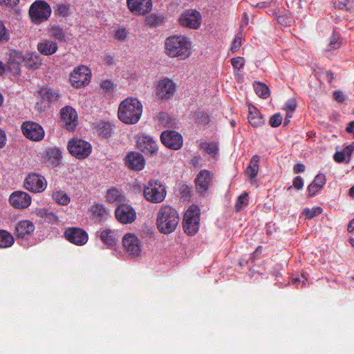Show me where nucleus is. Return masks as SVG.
Returning a JSON list of instances; mask_svg holds the SVG:
<instances>
[{"label": "nucleus", "instance_id": "nucleus-44", "mask_svg": "<svg viewBox=\"0 0 354 354\" xmlns=\"http://www.w3.org/2000/svg\"><path fill=\"white\" fill-rule=\"evenodd\" d=\"M70 6L67 4H58L55 10V14L58 16L66 17L69 15Z\"/></svg>", "mask_w": 354, "mask_h": 354}, {"label": "nucleus", "instance_id": "nucleus-53", "mask_svg": "<svg viewBox=\"0 0 354 354\" xmlns=\"http://www.w3.org/2000/svg\"><path fill=\"white\" fill-rule=\"evenodd\" d=\"M58 221L57 216L54 214L53 212L48 211L46 218H44L45 223H47L48 224H54L56 223Z\"/></svg>", "mask_w": 354, "mask_h": 354}, {"label": "nucleus", "instance_id": "nucleus-32", "mask_svg": "<svg viewBox=\"0 0 354 354\" xmlns=\"http://www.w3.org/2000/svg\"><path fill=\"white\" fill-rule=\"evenodd\" d=\"M42 64V59L39 55L36 53H31L25 60V65L28 68L37 70Z\"/></svg>", "mask_w": 354, "mask_h": 354}, {"label": "nucleus", "instance_id": "nucleus-15", "mask_svg": "<svg viewBox=\"0 0 354 354\" xmlns=\"http://www.w3.org/2000/svg\"><path fill=\"white\" fill-rule=\"evenodd\" d=\"M64 236L67 241L77 245H84L88 239L87 232L79 227H68L66 229Z\"/></svg>", "mask_w": 354, "mask_h": 354}, {"label": "nucleus", "instance_id": "nucleus-54", "mask_svg": "<svg viewBox=\"0 0 354 354\" xmlns=\"http://www.w3.org/2000/svg\"><path fill=\"white\" fill-rule=\"evenodd\" d=\"M19 2V0H0V6L8 8H13Z\"/></svg>", "mask_w": 354, "mask_h": 354}, {"label": "nucleus", "instance_id": "nucleus-31", "mask_svg": "<svg viewBox=\"0 0 354 354\" xmlns=\"http://www.w3.org/2000/svg\"><path fill=\"white\" fill-rule=\"evenodd\" d=\"M48 33L50 37L54 38L59 41H66V33L59 26H50L48 28Z\"/></svg>", "mask_w": 354, "mask_h": 354}, {"label": "nucleus", "instance_id": "nucleus-6", "mask_svg": "<svg viewBox=\"0 0 354 354\" xmlns=\"http://www.w3.org/2000/svg\"><path fill=\"white\" fill-rule=\"evenodd\" d=\"M50 5L44 1H36L30 7L29 15L35 24L46 21L50 16Z\"/></svg>", "mask_w": 354, "mask_h": 354}, {"label": "nucleus", "instance_id": "nucleus-48", "mask_svg": "<svg viewBox=\"0 0 354 354\" xmlns=\"http://www.w3.org/2000/svg\"><path fill=\"white\" fill-rule=\"evenodd\" d=\"M231 63L234 68L240 70L244 66L245 60L243 57H236L231 59Z\"/></svg>", "mask_w": 354, "mask_h": 354}, {"label": "nucleus", "instance_id": "nucleus-13", "mask_svg": "<svg viewBox=\"0 0 354 354\" xmlns=\"http://www.w3.org/2000/svg\"><path fill=\"white\" fill-rule=\"evenodd\" d=\"M160 140L165 147L173 150L180 149L183 142L182 136L172 130L163 131L160 135Z\"/></svg>", "mask_w": 354, "mask_h": 354}, {"label": "nucleus", "instance_id": "nucleus-14", "mask_svg": "<svg viewBox=\"0 0 354 354\" xmlns=\"http://www.w3.org/2000/svg\"><path fill=\"white\" fill-rule=\"evenodd\" d=\"M117 220L123 224L133 223L136 218V212L133 207L127 204H120L115 211Z\"/></svg>", "mask_w": 354, "mask_h": 354}, {"label": "nucleus", "instance_id": "nucleus-2", "mask_svg": "<svg viewBox=\"0 0 354 354\" xmlns=\"http://www.w3.org/2000/svg\"><path fill=\"white\" fill-rule=\"evenodd\" d=\"M142 113V104L136 97H127L122 100L118 108V116L120 121L127 124L137 123Z\"/></svg>", "mask_w": 354, "mask_h": 354}, {"label": "nucleus", "instance_id": "nucleus-64", "mask_svg": "<svg viewBox=\"0 0 354 354\" xmlns=\"http://www.w3.org/2000/svg\"><path fill=\"white\" fill-rule=\"evenodd\" d=\"M346 131L348 133H353L354 132V121H351L348 123V125L346 128Z\"/></svg>", "mask_w": 354, "mask_h": 354}, {"label": "nucleus", "instance_id": "nucleus-55", "mask_svg": "<svg viewBox=\"0 0 354 354\" xmlns=\"http://www.w3.org/2000/svg\"><path fill=\"white\" fill-rule=\"evenodd\" d=\"M333 96L335 100L337 102H343L345 100V96L340 91H335Z\"/></svg>", "mask_w": 354, "mask_h": 354}, {"label": "nucleus", "instance_id": "nucleus-24", "mask_svg": "<svg viewBox=\"0 0 354 354\" xmlns=\"http://www.w3.org/2000/svg\"><path fill=\"white\" fill-rule=\"evenodd\" d=\"M248 119L249 123L254 127H259L264 124L265 120L259 109L252 104L248 106Z\"/></svg>", "mask_w": 354, "mask_h": 354}, {"label": "nucleus", "instance_id": "nucleus-22", "mask_svg": "<svg viewBox=\"0 0 354 354\" xmlns=\"http://www.w3.org/2000/svg\"><path fill=\"white\" fill-rule=\"evenodd\" d=\"M125 164L132 170L141 171L145 167V160L141 153L132 151L127 155Z\"/></svg>", "mask_w": 354, "mask_h": 354}, {"label": "nucleus", "instance_id": "nucleus-37", "mask_svg": "<svg viewBox=\"0 0 354 354\" xmlns=\"http://www.w3.org/2000/svg\"><path fill=\"white\" fill-rule=\"evenodd\" d=\"M254 88L256 94L263 99H266L270 95V89L268 86L261 82H256L254 84Z\"/></svg>", "mask_w": 354, "mask_h": 354}, {"label": "nucleus", "instance_id": "nucleus-40", "mask_svg": "<svg viewBox=\"0 0 354 354\" xmlns=\"http://www.w3.org/2000/svg\"><path fill=\"white\" fill-rule=\"evenodd\" d=\"M59 97V93L51 88L46 89L42 92V98L49 102H56Z\"/></svg>", "mask_w": 354, "mask_h": 354}, {"label": "nucleus", "instance_id": "nucleus-36", "mask_svg": "<svg viewBox=\"0 0 354 354\" xmlns=\"http://www.w3.org/2000/svg\"><path fill=\"white\" fill-rule=\"evenodd\" d=\"M53 198L56 201L57 203L62 205H66L70 203V197L64 191L59 190L55 191L53 193Z\"/></svg>", "mask_w": 354, "mask_h": 354}, {"label": "nucleus", "instance_id": "nucleus-50", "mask_svg": "<svg viewBox=\"0 0 354 354\" xmlns=\"http://www.w3.org/2000/svg\"><path fill=\"white\" fill-rule=\"evenodd\" d=\"M292 187H294L296 189H301L303 188L304 180L301 176H298L294 178L292 185L290 186L288 188V190L291 189Z\"/></svg>", "mask_w": 354, "mask_h": 354}, {"label": "nucleus", "instance_id": "nucleus-41", "mask_svg": "<svg viewBox=\"0 0 354 354\" xmlns=\"http://www.w3.org/2000/svg\"><path fill=\"white\" fill-rule=\"evenodd\" d=\"M249 201V196L248 194L245 192L243 194H241L237 199L236 204H235V208L236 212L241 211L243 207H246L248 204Z\"/></svg>", "mask_w": 354, "mask_h": 354}, {"label": "nucleus", "instance_id": "nucleus-8", "mask_svg": "<svg viewBox=\"0 0 354 354\" xmlns=\"http://www.w3.org/2000/svg\"><path fill=\"white\" fill-rule=\"evenodd\" d=\"M91 73L90 69L84 65L74 68L70 76L71 84L76 88L84 86L90 82Z\"/></svg>", "mask_w": 354, "mask_h": 354}, {"label": "nucleus", "instance_id": "nucleus-34", "mask_svg": "<svg viewBox=\"0 0 354 354\" xmlns=\"http://www.w3.org/2000/svg\"><path fill=\"white\" fill-rule=\"evenodd\" d=\"M15 243L13 236L5 230H0V248L11 247Z\"/></svg>", "mask_w": 354, "mask_h": 354}, {"label": "nucleus", "instance_id": "nucleus-25", "mask_svg": "<svg viewBox=\"0 0 354 354\" xmlns=\"http://www.w3.org/2000/svg\"><path fill=\"white\" fill-rule=\"evenodd\" d=\"M38 51L44 55H51L58 49L57 44L49 39H44L37 44Z\"/></svg>", "mask_w": 354, "mask_h": 354}, {"label": "nucleus", "instance_id": "nucleus-9", "mask_svg": "<svg viewBox=\"0 0 354 354\" xmlns=\"http://www.w3.org/2000/svg\"><path fill=\"white\" fill-rule=\"evenodd\" d=\"M21 129L24 136L30 140L38 142L44 137L43 127L37 122L26 121L21 124Z\"/></svg>", "mask_w": 354, "mask_h": 354}, {"label": "nucleus", "instance_id": "nucleus-20", "mask_svg": "<svg viewBox=\"0 0 354 354\" xmlns=\"http://www.w3.org/2000/svg\"><path fill=\"white\" fill-rule=\"evenodd\" d=\"M137 147L145 154L153 155L158 151L156 142L152 137L147 135H140L138 137Z\"/></svg>", "mask_w": 354, "mask_h": 354}, {"label": "nucleus", "instance_id": "nucleus-52", "mask_svg": "<svg viewBox=\"0 0 354 354\" xmlns=\"http://www.w3.org/2000/svg\"><path fill=\"white\" fill-rule=\"evenodd\" d=\"M9 39V35L3 23L0 21V42L6 41Z\"/></svg>", "mask_w": 354, "mask_h": 354}, {"label": "nucleus", "instance_id": "nucleus-58", "mask_svg": "<svg viewBox=\"0 0 354 354\" xmlns=\"http://www.w3.org/2000/svg\"><path fill=\"white\" fill-rule=\"evenodd\" d=\"M6 143V135L4 131L0 129V149L3 148Z\"/></svg>", "mask_w": 354, "mask_h": 354}, {"label": "nucleus", "instance_id": "nucleus-28", "mask_svg": "<svg viewBox=\"0 0 354 354\" xmlns=\"http://www.w3.org/2000/svg\"><path fill=\"white\" fill-rule=\"evenodd\" d=\"M62 151L58 148H51L46 151V162L53 167L60 165Z\"/></svg>", "mask_w": 354, "mask_h": 354}, {"label": "nucleus", "instance_id": "nucleus-4", "mask_svg": "<svg viewBox=\"0 0 354 354\" xmlns=\"http://www.w3.org/2000/svg\"><path fill=\"white\" fill-rule=\"evenodd\" d=\"M143 194L147 201L153 203L162 202L167 194L165 187L158 180H149L145 185Z\"/></svg>", "mask_w": 354, "mask_h": 354}, {"label": "nucleus", "instance_id": "nucleus-3", "mask_svg": "<svg viewBox=\"0 0 354 354\" xmlns=\"http://www.w3.org/2000/svg\"><path fill=\"white\" fill-rule=\"evenodd\" d=\"M178 212L170 205H162L156 214V225L160 232L168 234L175 231L179 223Z\"/></svg>", "mask_w": 354, "mask_h": 354}, {"label": "nucleus", "instance_id": "nucleus-61", "mask_svg": "<svg viewBox=\"0 0 354 354\" xmlns=\"http://www.w3.org/2000/svg\"><path fill=\"white\" fill-rule=\"evenodd\" d=\"M101 87L109 90L113 88V84L110 80H105L101 83Z\"/></svg>", "mask_w": 354, "mask_h": 354}, {"label": "nucleus", "instance_id": "nucleus-63", "mask_svg": "<svg viewBox=\"0 0 354 354\" xmlns=\"http://www.w3.org/2000/svg\"><path fill=\"white\" fill-rule=\"evenodd\" d=\"M325 75L328 82L331 83L334 78L333 73L331 71H326Z\"/></svg>", "mask_w": 354, "mask_h": 354}, {"label": "nucleus", "instance_id": "nucleus-62", "mask_svg": "<svg viewBox=\"0 0 354 354\" xmlns=\"http://www.w3.org/2000/svg\"><path fill=\"white\" fill-rule=\"evenodd\" d=\"M104 61L111 65L114 63V58L111 55L107 54L104 56Z\"/></svg>", "mask_w": 354, "mask_h": 354}, {"label": "nucleus", "instance_id": "nucleus-49", "mask_svg": "<svg viewBox=\"0 0 354 354\" xmlns=\"http://www.w3.org/2000/svg\"><path fill=\"white\" fill-rule=\"evenodd\" d=\"M145 21L148 25L155 26L160 23L161 20L157 15L151 14L146 17Z\"/></svg>", "mask_w": 354, "mask_h": 354}, {"label": "nucleus", "instance_id": "nucleus-38", "mask_svg": "<svg viewBox=\"0 0 354 354\" xmlns=\"http://www.w3.org/2000/svg\"><path fill=\"white\" fill-rule=\"evenodd\" d=\"M342 45V40L340 34L336 32H333L330 38V41L327 47V50H333L338 49Z\"/></svg>", "mask_w": 354, "mask_h": 354}, {"label": "nucleus", "instance_id": "nucleus-43", "mask_svg": "<svg viewBox=\"0 0 354 354\" xmlns=\"http://www.w3.org/2000/svg\"><path fill=\"white\" fill-rule=\"evenodd\" d=\"M323 209L320 207H314L312 209L306 208L304 211V214L306 218L312 219L317 215L322 214Z\"/></svg>", "mask_w": 354, "mask_h": 354}, {"label": "nucleus", "instance_id": "nucleus-11", "mask_svg": "<svg viewBox=\"0 0 354 354\" xmlns=\"http://www.w3.org/2000/svg\"><path fill=\"white\" fill-rule=\"evenodd\" d=\"M122 245L125 251L132 257H138L142 251V243L133 233H127L122 238Z\"/></svg>", "mask_w": 354, "mask_h": 354}, {"label": "nucleus", "instance_id": "nucleus-26", "mask_svg": "<svg viewBox=\"0 0 354 354\" xmlns=\"http://www.w3.org/2000/svg\"><path fill=\"white\" fill-rule=\"evenodd\" d=\"M326 182V176L324 174H317L313 181L308 187V192L310 196H314L325 185Z\"/></svg>", "mask_w": 354, "mask_h": 354}, {"label": "nucleus", "instance_id": "nucleus-23", "mask_svg": "<svg viewBox=\"0 0 354 354\" xmlns=\"http://www.w3.org/2000/svg\"><path fill=\"white\" fill-rule=\"evenodd\" d=\"M35 230V224L29 220L19 221L15 226V235L17 239H24L33 234Z\"/></svg>", "mask_w": 354, "mask_h": 354}, {"label": "nucleus", "instance_id": "nucleus-60", "mask_svg": "<svg viewBox=\"0 0 354 354\" xmlns=\"http://www.w3.org/2000/svg\"><path fill=\"white\" fill-rule=\"evenodd\" d=\"M334 160L337 162H342L344 160L345 156L342 152H336L333 156Z\"/></svg>", "mask_w": 354, "mask_h": 354}, {"label": "nucleus", "instance_id": "nucleus-45", "mask_svg": "<svg viewBox=\"0 0 354 354\" xmlns=\"http://www.w3.org/2000/svg\"><path fill=\"white\" fill-rule=\"evenodd\" d=\"M242 38H243V34L241 32H239L237 33V35L235 36L232 44L231 46V51L232 53H236L238 50H239L241 45H242Z\"/></svg>", "mask_w": 354, "mask_h": 354}, {"label": "nucleus", "instance_id": "nucleus-33", "mask_svg": "<svg viewBox=\"0 0 354 354\" xmlns=\"http://www.w3.org/2000/svg\"><path fill=\"white\" fill-rule=\"evenodd\" d=\"M100 239L103 243L109 246H113L116 244L117 237L114 231L106 229L101 232Z\"/></svg>", "mask_w": 354, "mask_h": 354}, {"label": "nucleus", "instance_id": "nucleus-57", "mask_svg": "<svg viewBox=\"0 0 354 354\" xmlns=\"http://www.w3.org/2000/svg\"><path fill=\"white\" fill-rule=\"evenodd\" d=\"M48 212V210L45 208H40L37 209V216L41 218L43 221H44V218H46L47 214Z\"/></svg>", "mask_w": 354, "mask_h": 354}, {"label": "nucleus", "instance_id": "nucleus-46", "mask_svg": "<svg viewBox=\"0 0 354 354\" xmlns=\"http://www.w3.org/2000/svg\"><path fill=\"white\" fill-rule=\"evenodd\" d=\"M8 69L14 75H18L21 72V65L19 62L15 59H10L8 62Z\"/></svg>", "mask_w": 354, "mask_h": 354}, {"label": "nucleus", "instance_id": "nucleus-19", "mask_svg": "<svg viewBox=\"0 0 354 354\" xmlns=\"http://www.w3.org/2000/svg\"><path fill=\"white\" fill-rule=\"evenodd\" d=\"M60 115L66 129L68 131H73L77 124L76 111L70 106H66L61 109Z\"/></svg>", "mask_w": 354, "mask_h": 354}, {"label": "nucleus", "instance_id": "nucleus-7", "mask_svg": "<svg viewBox=\"0 0 354 354\" xmlns=\"http://www.w3.org/2000/svg\"><path fill=\"white\" fill-rule=\"evenodd\" d=\"M70 153L77 159H85L92 151L91 145L82 139L73 138L67 145Z\"/></svg>", "mask_w": 354, "mask_h": 354}, {"label": "nucleus", "instance_id": "nucleus-39", "mask_svg": "<svg viewBox=\"0 0 354 354\" xmlns=\"http://www.w3.org/2000/svg\"><path fill=\"white\" fill-rule=\"evenodd\" d=\"M195 122L199 125H206L209 122V116L203 111H196L194 114Z\"/></svg>", "mask_w": 354, "mask_h": 354}, {"label": "nucleus", "instance_id": "nucleus-47", "mask_svg": "<svg viewBox=\"0 0 354 354\" xmlns=\"http://www.w3.org/2000/svg\"><path fill=\"white\" fill-rule=\"evenodd\" d=\"M282 122V115L278 113L272 115L269 120V124L272 127H278Z\"/></svg>", "mask_w": 354, "mask_h": 354}, {"label": "nucleus", "instance_id": "nucleus-12", "mask_svg": "<svg viewBox=\"0 0 354 354\" xmlns=\"http://www.w3.org/2000/svg\"><path fill=\"white\" fill-rule=\"evenodd\" d=\"M24 185L26 189L33 193H40L46 188L47 182L43 176L31 173L26 178Z\"/></svg>", "mask_w": 354, "mask_h": 354}, {"label": "nucleus", "instance_id": "nucleus-17", "mask_svg": "<svg viewBox=\"0 0 354 354\" xmlns=\"http://www.w3.org/2000/svg\"><path fill=\"white\" fill-rule=\"evenodd\" d=\"M130 11L136 15H145L152 10V0H127Z\"/></svg>", "mask_w": 354, "mask_h": 354}, {"label": "nucleus", "instance_id": "nucleus-10", "mask_svg": "<svg viewBox=\"0 0 354 354\" xmlns=\"http://www.w3.org/2000/svg\"><path fill=\"white\" fill-rule=\"evenodd\" d=\"M179 24L192 29H198L200 28L202 22L201 13L194 9L187 10L183 12L179 19Z\"/></svg>", "mask_w": 354, "mask_h": 354}, {"label": "nucleus", "instance_id": "nucleus-21", "mask_svg": "<svg viewBox=\"0 0 354 354\" xmlns=\"http://www.w3.org/2000/svg\"><path fill=\"white\" fill-rule=\"evenodd\" d=\"M212 173L207 169L201 170L195 179L196 188L201 194H204L209 189L212 181Z\"/></svg>", "mask_w": 354, "mask_h": 354}, {"label": "nucleus", "instance_id": "nucleus-18", "mask_svg": "<svg viewBox=\"0 0 354 354\" xmlns=\"http://www.w3.org/2000/svg\"><path fill=\"white\" fill-rule=\"evenodd\" d=\"M9 202L15 209H25L30 206L31 197L25 192L15 191L10 194Z\"/></svg>", "mask_w": 354, "mask_h": 354}, {"label": "nucleus", "instance_id": "nucleus-35", "mask_svg": "<svg viewBox=\"0 0 354 354\" xmlns=\"http://www.w3.org/2000/svg\"><path fill=\"white\" fill-rule=\"evenodd\" d=\"M95 129L97 133L103 138H109L111 135L112 127L109 122L100 121L99 122Z\"/></svg>", "mask_w": 354, "mask_h": 354}, {"label": "nucleus", "instance_id": "nucleus-27", "mask_svg": "<svg viewBox=\"0 0 354 354\" xmlns=\"http://www.w3.org/2000/svg\"><path fill=\"white\" fill-rule=\"evenodd\" d=\"M260 156L259 155H254L250 159V163L245 170V174L251 180L254 179L259 172V169Z\"/></svg>", "mask_w": 354, "mask_h": 354}, {"label": "nucleus", "instance_id": "nucleus-16", "mask_svg": "<svg viewBox=\"0 0 354 354\" xmlns=\"http://www.w3.org/2000/svg\"><path fill=\"white\" fill-rule=\"evenodd\" d=\"M176 91V84L168 78L160 80L156 88V95L159 98L170 99Z\"/></svg>", "mask_w": 354, "mask_h": 354}, {"label": "nucleus", "instance_id": "nucleus-51", "mask_svg": "<svg viewBox=\"0 0 354 354\" xmlns=\"http://www.w3.org/2000/svg\"><path fill=\"white\" fill-rule=\"evenodd\" d=\"M296 108H297V102H296L295 99L291 98V99H289L286 102V103L285 104L284 109L287 112L293 113V111L296 109Z\"/></svg>", "mask_w": 354, "mask_h": 354}, {"label": "nucleus", "instance_id": "nucleus-42", "mask_svg": "<svg viewBox=\"0 0 354 354\" xmlns=\"http://www.w3.org/2000/svg\"><path fill=\"white\" fill-rule=\"evenodd\" d=\"M201 148L212 156H214L218 151L217 145L214 142H203L201 144Z\"/></svg>", "mask_w": 354, "mask_h": 354}, {"label": "nucleus", "instance_id": "nucleus-1", "mask_svg": "<svg viewBox=\"0 0 354 354\" xmlns=\"http://www.w3.org/2000/svg\"><path fill=\"white\" fill-rule=\"evenodd\" d=\"M165 45V53L170 57L184 60L192 53V42L184 35L170 36L166 39Z\"/></svg>", "mask_w": 354, "mask_h": 354}, {"label": "nucleus", "instance_id": "nucleus-5", "mask_svg": "<svg viewBox=\"0 0 354 354\" xmlns=\"http://www.w3.org/2000/svg\"><path fill=\"white\" fill-rule=\"evenodd\" d=\"M201 210L198 205H192L186 210L183 216L184 232L188 235H194L199 229Z\"/></svg>", "mask_w": 354, "mask_h": 354}, {"label": "nucleus", "instance_id": "nucleus-56", "mask_svg": "<svg viewBox=\"0 0 354 354\" xmlns=\"http://www.w3.org/2000/svg\"><path fill=\"white\" fill-rule=\"evenodd\" d=\"M115 36L119 40H124L127 36V31L125 29H119L115 32Z\"/></svg>", "mask_w": 354, "mask_h": 354}, {"label": "nucleus", "instance_id": "nucleus-59", "mask_svg": "<svg viewBox=\"0 0 354 354\" xmlns=\"http://www.w3.org/2000/svg\"><path fill=\"white\" fill-rule=\"evenodd\" d=\"M305 165L304 164L297 163L293 167V171L295 174L304 172L305 171Z\"/></svg>", "mask_w": 354, "mask_h": 354}, {"label": "nucleus", "instance_id": "nucleus-30", "mask_svg": "<svg viewBox=\"0 0 354 354\" xmlns=\"http://www.w3.org/2000/svg\"><path fill=\"white\" fill-rule=\"evenodd\" d=\"M92 215L97 218L99 221H104L106 219L109 215V211L100 203L93 204L90 209Z\"/></svg>", "mask_w": 354, "mask_h": 354}, {"label": "nucleus", "instance_id": "nucleus-29", "mask_svg": "<svg viewBox=\"0 0 354 354\" xmlns=\"http://www.w3.org/2000/svg\"><path fill=\"white\" fill-rule=\"evenodd\" d=\"M106 198L109 203H122L125 201L123 192L115 187L107 190Z\"/></svg>", "mask_w": 354, "mask_h": 354}]
</instances>
